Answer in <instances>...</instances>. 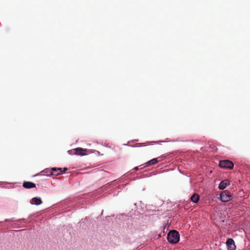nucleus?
<instances>
[{"label": "nucleus", "mask_w": 250, "mask_h": 250, "mask_svg": "<svg viewBox=\"0 0 250 250\" xmlns=\"http://www.w3.org/2000/svg\"><path fill=\"white\" fill-rule=\"evenodd\" d=\"M134 169L135 170H138V169H139V168H138V167H135Z\"/></svg>", "instance_id": "13"}, {"label": "nucleus", "mask_w": 250, "mask_h": 250, "mask_svg": "<svg viewBox=\"0 0 250 250\" xmlns=\"http://www.w3.org/2000/svg\"><path fill=\"white\" fill-rule=\"evenodd\" d=\"M22 186L25 188H31L36 187V185L31 182H24Z\"/></svg>", "instance_id": "8"}, {"label": "nucleus", "mask_w": 250, "mask_h": 250, "mask_svg": "<svg viewBox=\"0 0 250 250\" xmlns=\"http://www.w3.org/2000/svg\"><path fill=\"white\" fill-rule=\"evenodd\" d=\"M73 151L75 154L83 156L85 155V152L87 151V149L81 147H77L73 149Z\"/></svg>", "instance_id": "6"}, {"label": "nucleus", "mask_w": 250, "mask_h": 250, "mask_svg": "<svg viewBox=\"0 0 250 250\" xmlns=\"http://www.w3.org/2000/svg\"><path fill=\"white\" fill-rule=\"evenodd\" d=\"M226 245L228 246V250H235L236 249L234 242L231 238L228 239L226 242Z\"/></svg>", "instance_id": "5"}, {"label": "nucleus", "mask_w": 250, "mask_h": 250, "mask_svg": "<svg viewBox=\"0 0 250 250\" xmlns=\"http://www.w3.org/2000/svg\"><path fill=\"white\" fill-rule=\"evenodd\" d=\"M199 199L200 196L199 194L197 193L193 194L190 198L191 201L195 203H197L199 201Z\"/></svg>", "instance_id": "11"}, {"label": "nucleus", "mask_w": 250, "mask_h": 250, "mask_svg": "<svg viewBox=\"0 0 250 250\" xmlns=\"http://www.w3.org/2000/svg\"><path fill=\"white\" fill-rule=\"evenodd\" d=\"M58 168L60 170H58V171H59V172L57 173V174H58L57 175L64 173L67 170V168L66 167L63 168V170H62V168Z\"/></svg>", "instance_id": "12"}, {"label": "nucleus", "mask_w": 250, "mask_h": 250, "mask_svg": "<svg viewBox=\"0 0 250 250\" xmlns=\"http://www.w3.org/2000/svg\"><path fill=\"white\" fill-rule=\"evenodd\" d=\"M219 166L222 168L231 169L233 168L234 165L231 161L226 160L220 161Z\"/></svg>", "instance_id": "2"}, {"label": "nucleus", "mask_w": 250, "mask_h": 250, "mask_svg": "<svg viewBox=\"0 0 250 250\" xmlns=\"http://www.w3.org/2000/svg\"><path fill=\"white\" fill-rule=\"evenodd\" d=\"M220 198L222 202H226L231 199V195L228 191L224 190L221 193Z\"/></svg>", "instance_id": "3"}, {"label": "nucleus", "mask_w": 250, "mask_h": 250, "mask_svg": "<svg viewBox=\"0 0 250 250\" xmlns=\"http://www.w3.org/2000/svg\"><path fill=\"white\" fill-rule=\"evenodd\" d=\"M30 202L32 204L40 205L42 203V201L40 198L34 197L31 200Z\"/></svg>", "instance_id": "10"}, {"label": "nucleus", "mask_w": 250, "mask_h": 250, "mask_svg": "<svg viewBox=\"0 0 250 250\" xmlns=\"http://www.w3.org/2000/svg\"><path fill=\"white\" fill-rule=\"evenodd\" d=\"M59 172V171H55V173H57Z\"/></svg>", "instance_id": "14"}, {"label": "nucleus", "mask_w": 250, "mask_h": 250, "mask_svg": "<svg viewBox=\"0 0 250 250\" xmlns=\"http://www.w3.org/2000/svg\"><path fill=\"white\" fill-rule=\"evenodd\" d=\"M158 158H153V159H151V160L146 162L145 164V166L147 167L148 166L153 165H155V164L158 163L159 162V161L158 160Z\"/></svg>", "instance_id": "9"}, {"label": "nucleus", "mask_w": 250, "mask_h": 250, "mask_svg": "<svg viewBox=\"0 0 250 250\" xmlns=\"http://www.w3.org/2000/svg\"><path fill=\"white\" fill-rule=\"evenodd\" d=\"M229 185V181L228 180H225L220 182L218 188L220 189H224Z\"/></svg>", "instance_id": "7"}, {"label": "nucleus", "mask_w": 250, "mask_h": 250, "mask_svg": "<svg viewBox=\"0 0 250 250\" xmlns=\"http://www.w3.org/2000/svg\"><path fill=\"white\" fill-rule=\"evenodd\" d=\"M58 170H60L56 167H53L50 169L46 168L42 171V172H44L47 173V175L48 176H57L58 174L55 173V171H58Z\"/></svg>", "instance_id": "4"}, {"label": "nucleus", "mask_w": 250, "mask_h": 250, "mask_svg": "<svg viewBox=\"0 0 250 250\" xmlns=\"http://www.w3.org/2000/svg\"><path fill=\"white\" fill-rule=\"evenodd\" d=\"M179 238L178 232L175 230L170 231L167 235V241L171 244L177 243L179 241Z\"/></svg>", "instance_id": "1"}]
</instances>
